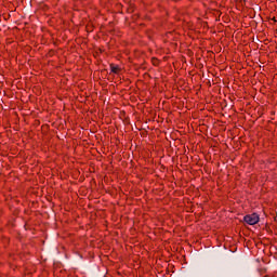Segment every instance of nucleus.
<instances>
[{
  "label": "nucleus",
  "instance_id": "f03ea898",
  "mask_svg": "<svg viewBox=\"0 0 277 277\" xmlns=\"http://www.w3.org/2000/svg\"><path fill=\"white\" fill-rule=\"evenodd\" d=\"M110 72H114V75H120V72H122V68L118 65L110 64Z\"/></svg>",
  "mask_w": 277,
  "mask_h": 277
},
{
  "label": "nucleus",
  "instance_id": "f257e3e1",
  "mask_svg": "<svg viewBox=\"0 0 277 277\" xmlns=\"http://www.w3.org/2000/svg\"><path fill=\"white\" fill-rule=\"evenodd\" d=\"M246 224H249V226H254V224H259L261 217L256 213L247 214L243 217Z\"/></svg>",
  "mask_w": 277,
  "mask_h": 277
}]
</instances>
